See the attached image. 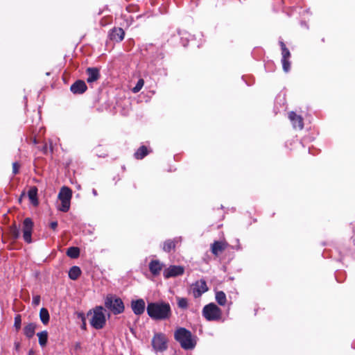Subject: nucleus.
I'll return each mask as SVG.
<instances>
[{
  "mask_svg": "<svg viewBox=\"0 0 355 355\" xmlns=\"http://www.w3.org/2000/svg\"><path fill=\"white\" fill-rule=\"evenodd\" d=\"M81 270L78 266H73L69 271V277L71 279L76 280L80 275Z\"/></svg>",
  "mask_w": 355,
  "mask_h": 355,
  "instance_id": "412c9836",
  "label": "nucleus"
},
{
  "mask_svg": "<svg viewBox=\"0 0 355 355\" xmlns=\"http://www.w3.org/2000/svg\"><path fill=\"white\" fill-rule=\"evenodd\" d=\"M124 35L125 33L121 28H114L109 33L110 40L117 42L122 41Z\"/></svg>",
  "mask_w": 355,
  "mask_h": 355,
  "instance_id": "4468645a",
  "label": "nucleus"
},
{
  "mask_svg": "<svg viewBox=\"0 0 355 355\" xmlns=\"http://www.w3.org/2000/svg\"><path fill=\"white\" fill-rule=\"evenodd\" d=\"M67 254L72 259H76L79 257L80 249L77 247H70L67 249Z\"/></svg>",
  "mask_w": 355,
  "mask_h": 355,
  "instance_id": "b1692460",
  "label": "nucleus"
},
{
  "mask_svg": "<svg viewBox=\"0 0 355 355\" xmlns=\"http://www.w3.org/2000/svg\"><path fill=\"white\" fill-rule=\"evenodd\" d=\"M288 118L295 129L302 130L303 128L304 123L301 116L297 115L294 112H291L288 114Z\"/></svg>",
  "mask_w": 355,
  "mask_h": 355,
  "instance_id": "9b49d317",
  "label": "nucleus"
},
{
  "mask_svg": "<svg viewBox=\"0 0 355 355\" xmlns=\"http://www.w3.org/2000/svg\"><path fill=\"white\" fill-rule=\"evenodd\" d=\"M28 198H29L31 202L33 205L37 206L38 205L37 187H31L28 192Z\"/></svg>",
  "mask_w": 355,
  "mask_h": 355,
  "instance_id": "a211bd4d",
  "label": "nucleus"
},
{
  "mask_svg": "<svg viewBox=\"0 0 355 355\" xmlns=\"http://www.w3.org/2000/svg\"><path fill=\"white\" fill-rule=\"evenodd\" d=\"M39 339V344L41 347L46 346L48 340V332L43 331L37 334Z\"/></svg>",
  "mask_w": 355,
  "mask_h": 355,
  "instance_id": "4be33fe9",
  "label": "nucleus"
},
{
  "mask_svg": "<svg viewBox=\"0 0 355 355\" xmlns=\"http://www.w3.org/2000/svg\"><path fill=\"white\" fill-rule=\"evenodd\" d=\"M10 234L13 239H18L20 235L19 230L17 228V227H12L10 229Z\"/></svg>",
  "mask_w": 355,
  "mask_h": 355,
  "instance_id": "c756f323",
  "label": "nucleus"
},
{
  "mask_svg": "<svg viewBox=\"0 0 355 355\" xmlns=\"http://www.w3.org/2000/svg\"><path fill=\"white\" fill-rule=\"evenodd\" d=\"M144 85V80L142 78H140L138 81L135 87H134L132 89V92L136 94L139 92Z\"/></svg>",
  "mask_w": 355,
  "mask_h": 355,
  "instance_id": "c85d7f7f",
  "label": "nucleus"
},
{
  "mask_svg": "<svg viewBox=\"0 0 355 355\" xmlns=\"http://www.w3.org/2000/svg\"><path fill=\"white\" fill-rule=\"evenodd\" d=\"M283 69L285 72H288L291 68V63L288 60H282Z\"/></svg>",
  "mask_w": 355,
  "mask_h": 355,
  "instance_id": "7c9ffc66",
  "label": "nucleus"
},
{
  "mask_svg": "<svg viewBox=\"0 0 355 355\" xmlns=\"http://www.w3.org/2000/svg\"><path fill=\"white\" fill-rule=\"evenodd\" d=\"M191 290L193 297L198 298L208 291V287L206 282L200 279L191 285Z\"/></svg>",
  "mask_w": 355,
  "mask_h": 355,
  "instance_id": "6e6552de",
  "label": "nucleus"
},
{
  "mask_svg": "<svg viewBox=\"0 0 355 355\" xmlns=\"http://www.w3.org/2000/svg\"><path fill=\"white\" fill-rule=\"evenodd\" d=\"M202 315L208 321H214L220 319L222 311L214 303H210L204 306Z\"/></svg>",
  "mask_w": 355,
  "mask_h": 355,
  "instance_id": "423d86ee",
  "label": "nucleus"
},
{
  "mask_svg": "<svg viewBox=\"0 0 355 355\" xmlns=\"http://www.w3.org/2000/svg\"><path fill=\"white\" fill-rule=\"evenodd\" d=\"M148 267L150 272L153 276H158L164 267V264L159 260H152L149 263Z\"/></svg>",
  "mask_w": 355,
  "mask_h": 355,
  "instance_id": "ddd939ff",
  "label": "nucleus"
},
{
  "mask_svg": "<svg viewBox=\"0 0 355 355\" xmlns=\"http://www.w3.org/2000/svg\"><path fill=\"white\" fill-rule=\"evenodd\" d=\"M21 319L20 315H17L15 318V327L18 330L21 328Z\"/></svg>",
  "mask_w": 355,
  "mask_h": 355,
  "instance_id": "2f4dec72",
  "label": "nucleus"
},
{
  "mask_svg": "<svg viewBox=\"0 0 355 355\" xmlns=\"http://www.w3.org/2000/svg\"><path fill=\"white\" fill-rule=\"evenodd\" d=\"M49 226L52 230H55L58 227V222L52 221L51 223H50Z\"/></svg>",
  "mask_w": 355,
  "mask_h": 355,
  "instance_id": "f704fd0d",
  "label": "nucleus"
},
{
  "mask_svg": "<svg viewBox=\"0 0 355 355\" xmlns=\"http://www.w3.org/2000/svg\"><path fill=\"white\" fill-rule=\"evenodd\" d=\"M215 298H216V301L220 306H225L227 303L226 295L223 291L216 292Z\"/></svg>",
  "mask_w": 355,
  "mask_h": 355,
  "instance_id": "aec40b11",
  "label": "nucleus"
},
{
  "mask_svg": "<svg viewBox=\"0 0 355 355\" xmlns=\"http://www.w3.org/2000/svg\"><path fill=\"white\" fill-rule=\"evenodd\" d=\"M87 89V85L83 80H77L71 86V91L73 94H83Z\"/></svg>",
  "mask_w": 355,
  "mask_h": 355,
  "instance_id": "2eb2a0df",
  "label": "nucleus"
},
{
  "mask_svg": "<svg viewBox=\"0 0 355 355\" xmlns=\"http://www.w3.org/2000/svg\"><path fill=\"white\" fill-rule=\"evenodd\" d=\"M148 153V150L146 147L145 146H141L135 153V157L138 159H143L146 155H147Z\"/></svg>",
  "mask_w": 355,
  "mask_h": 355,
  "instance_id": "393cba45",
  "label": "nucleus"
},
{
  "mask_svg": "<svg viewBox=\"0 0 355 355\" xmlns=\"http://www.w3.org/2000/svg\"><path fill=\"white\" fill-rule=\"evenodd\" d=\"M105 306L114 314H119L124 311V305L119 297L110 295L105 300Z\"/></svg>",
  "mask_w": 355,
  "mask_h": 355,
  "instance_id": "20e7f679",
  "label": "nucleus"
},
{
  "mask_svg": "<svg viewBox=\"0 0 355 355\" xmlns=\"http://www.w3.org/2000/svg\"><path fill=\"white\" fill-rule=\"evenodd\" d=\"M88 77L87 81L89 83L97 80L99 78V71L96 68H88L87 69Z\"/></svg>",
  "mask_w": 355,
  "mask_h": 355,
  "instance_id": "f3484780",
  "label": "nucleus"
},
{
  "mask_svg": "<svg viewBox=\"0 0 355 355\" xmlns=\"http://www.w3.org/2000/svg\"><path fill=\"white\" fill-rule=\"evenodd\" d=\"M279 44H280L281 49H282V60H288V58L291 56L289 50L286 47L285 44L282 41L279 42Z\"/></svg>",
  "mask_w": 355,
  "mask_h": 355,
  "instance_id": "a878e982",
  "label": "nucleus"
},
{
  "mask_svg": "<svg viewBox=\"0 0 355 355\" xmlns=\"http://www.w3.org/2000/svg\"><path fill=\"white\" fill-rule=\"evenodd\" d=\"M106 319L103 306H96L90 320L91 325L96 329H102L105 324Z\"/></svg>",
  "mask_w": 355,
  "mask_h": 355,
  "instance_id": "39448f33",
  "label": "nucleus"
},
{
  "mask_svg": "<svg viewBox=\"0 0 355 355\" xmlns=\"http://www.w3.org/2000/svg\"><path fill=\"white\" fill-rule=\"evenodd\" d=\"M19 164L17 162H14L12 164V173L13 174H17L19 172Z\"/></svg>",
  "mask_w": 355,
  "mask_h": 355,
  "instance_id": "72a5a7b5",
  "label": "nucleus"
},
{
  "mask_svg": "<svg viewBox=\"0 0 355 355\" xmlns=\"http://www.w3.org/2000/svg\"><path fill=\"white\" fill-rule=\"evenodd\" d=\"M92 193L94 196H96L98 195L97 191L95 189H92Z\"/></svg>",
  "mask_w": 355,
  "mask_h": 355,
  "instance_id": "c9c22d12",
  "label": "nucleus"
},
{
  "mask_svg": "<svg viewBox=\"0 0 355 355\" xmlns=\"http://www.w3.org/2000/svg\"><path fill=\"white\" fill-rule=\"evenodd\" d=\"M15 349L16 350L19 349V343H15Z\"/></svg>",
  "mask_w": 355,
  "mask_h": 355,
  "instance_id": "e433bc0d",
  "label": "nucleus"
},
{
  "mask_svg": "<svg viewBox=\"0 0 355 355\" xmlns=\"http://www.w3.org/2000/svg\"><path fill=\"white\" fill-rule=\"evenodd\" d=\"M184 268L180 266H170L164 270L163 275L164 278L168 279L181 275L184 273Z\"/></svg>",
  "mask_w": 355,
  "mask_h": 355,
  "instance_id": "9d476101",
  "label": "nucleus"
},
{
  "mask_svg": "<svg viewBox=\"0 0 355 355\" xmlns=\"http://www.w3.org/2000/svg\"><path fill=\"white\" fill-rule=\"evenodd\" d=\"M179 308L186 309L188 307V300L185 297H176Z\"/></svg>",
  "mask_w": 355,
  "mask_h": 355,
  "instance_id": "bb28decb",
  "label": "nucleus"
},
{
  "mask_svg": "<svg viewBox=\"0 0 355 355\" xmlns=\"http://www.w3.org/2000/svg\"><path fill=\"white\" fill-rule=\"evenodd\" d=\"M227 244L221 241H215L211 247V252L217 256L226 248Z\"/></svg>",
  "mask_w": 355,
  "mask_h": 355,
  "instance_id": "dca6fc26",
  "label": "nucleus"
},
{
  "mask_svg": "<svg viewBox=\"0 0 355 355\" xmlns=\"http://www.w3.org/2000/svg\"><path fill=\"white\" fill-rule=\"evenodd\" d=\"M33 228V223L30 218H26L23 222L22 232L24 240L30 243L32 242L31 235Z\"/></svg>",
  "mask_w": 355,
  "mask_h": 355,
  "instance_id": "1a4fd4ad",
  "label": "nucleus"
},
{
  "mask_svg": "<svg viewBox=\"0 0 355 355\" xmlns=\"http://www.w3.org/2000/svg\"><path fill=\"white\" fill-rule=\"evenodd\" d=\"M146 311L149 317L155 320H167L171 315V306L164 302L148 303Z\"/></svg>",
  "mask_w": 355,
  "mask_h": 355,
  "instance_id": "f257e3e1",
  "label": "nucleus"
},
{
  "mask_svg": "<svg viewBox=\"0 0 355 355\" xmlns=\"http://www.w3.org/2000/svg\"><path fill=\"white\" fill-rule=\"evenodd\" d=\"M168 340L166 336L162 334H155L152 339V346L154 351L157 352H162L167 349Z\"/></svg>",
  "mask_w": 355,
  "mask_h": 355,
  "instance_id": "0eeeda50",
  "label": "nucleus"
},
{
  "mask_svg": "<svg viewBox=\"0 0 355 355\" xmlns=\"http://www.w3.org/2000/svg\"><path fill=\"white\" fill-rule=\"evenodd\" d=\"M131 308L135 315H141L145 311V302L143 299L132 300L131 302Z\"/></svg>",
  "mask_w": 355,
  "mask_h": 355,
  "instance_id": "f8f14e48",
  "label": "nucleus"
},
{
  "mask_svg": "<svg viewBox=\"0 0 355 355\" xmlns=\"http://www.w3.org/2000/svg\"><path fill=\"white\" fill-rule=\"evenodd\" d=\"M72 191L67 187H62L58 193V198L61 202L58 209L62 212H67L70 208Z\"/></svg>",
  "mask_w": 355,
  "mask_h": 355,
  "instance_id": "7ed1b4c3",
  "label": "nucleus"
},
{
  "mask_svg": "<svg viewBox=\"0 0 355 355\" xmlns=\"http://www.w3.org/2000/svg\"><path fill=\"white\" fill-rule=\"evenodd\" d=\"M174 337L184 349H193L196 345V337L185 328H178L175 331Z\"/></svg>",
  "mask_w": 355,
  "mask_h": 355,
  "instance_id": "f03ea898",
  "label": "nucleus"
},
{
  "mask_svg": "<svg viewBox=\"0 0 355 355\" xmlns=\"http://www.w3.org/2000/svg\"><path fill=\"white\" fill-rule=\"evenodd\" d=\"M175 248V242L173 240H167L164 243L163 250L165 252H170Z\"/></svg>",
  "mask_w": 355,
  "mask_h": 355,
  "instance_id": "cd10ccee",
  "label": "nucleus"
},
{
  "mask_svg": "<svg viewBox=\"0 0 355 355\" xmlns=\"http://www.w3.org/2000/svg\"><path fill=\"white\" fill-rule=\"evenodd\" d=\"M32 303L34 306H37L40 303V297L39 295H35L33 297Z\"/></svg>",
  "mask_w": 355,
  "mask_h": 355,
  "instance_id": "473e14b6",
  "label": "nucleus"
},
{
  "mask_svg": "<svg viewBox=\"0 0 355 355\" xmlns=\"http://www.w3.org/2000/svg\"><path fill=\"white\" fill-rule=\"evenodd\" d=\"M36 327L35 323H29L26 325L24 328V335L28 338H32L35 335Z\"/></svg>",
  "mask_w": 355,
  "mask_h": 355,
  "instance_id": "6ab92c4d",
  "label": "nucleus"
},
{
  "mask_svg": "<svg viewBox=\"0 0 355 355\" xmlns=\"http://www.w3.org/2000/svg\"><path fill=\"white\" fill-rule=\"evenodd\" d=\"M40 318L44 324H48L49 321V313L46 309L42 308L40 311Z\"/></svg>",
  "mask_w": 355,
  "mask_h": 355,
  "instance_id": "5701e85b",
  "label": "nucleus"
}]
</instances>
